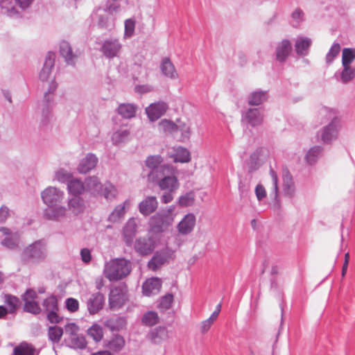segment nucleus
<instances>
[{
	"label": "nucleus",
	"mask_w": 355,
	"mask_h": 355,
	"mask_svg": "<svg viewBox=\"0 0 355 355\" xmlns=\"http://www.w3.org/2000/svg\"><path fill=\"white\" fill-rule=\"evenodd\" d=\"M175 173L176 171L174 167L170 165H163L159 169L150 172L148 180L151 182H157L162 190L173 192L180 186Z\"/></svg>",
	"instance_id": "1"
},
{
	"label": "nucleus",
	"mask_w": 355,
	"mask_h": 355,
	"mask_svg": "<svg viewBox=\"0 0 355 355\" xmlns=\"http://www.w3.org/2000/svg\"><path fill=\"white\" fill-rule=\"evenodd\" d=\"M130 270V261L125 259H114L107 263L104 274L109 280L114 281L126 277Z\"/></svg>",
	"instance_id": "2"
},
{
	"label": "nucleus",
	"mask_w": 355,
	"mask_h": 355,
	"mask_svg": "<svg viewBox=\"0 0 355 355\" xmlns=\"http://www.w3.org/2000/svg\"><path fill=\"white\" fill-rule=\"evenodd\" d=\"M173 257L174 251L166 247L165 250L155 253L152 259L148 261V267L150 270L155 271L164 264L173 259Z\"/></svg>",
	"instance_id": "3"
},
{
	"label": "nucleus",
	"mask_w": 355,
	"mask_h": 355,
	"mask_svg": "<svg viewBox=\"0 0 355 355\" xmlns=\"http://www.w3.org/2000/svg\"><path fill=\"white\" fill-rule=\"evenodd\" d=\"M340 126V119L337 116H334L331 122L324 126L318 133L322 142L329 144L333 139H336Z\"/></svg>",
	"instance_id": "4"
},
{
	"label": "nucleus",
	"mask_w": 355,
	"mask_h": 355,
	"mask_svg": "<svg viewBox=\"0 0 355 355\" xmlns=\"http://www.w3.org/2000/svg\"><path fill=\"white\" fill-rule=\"evenodd\" d=\"M127 300V290L125 287L119 286L112 288L109 295V304L111 309H119Z\"/></svg>",
	"instance_id": "5"
},
{
	"label": "nucleus",
	"mask_w": 355,
	"mask_h": 355,
	"mask_svg": "<svg viewBox=\"0 0 355 355\" xmlns=\"http://www.w3.org/2000/svg\"><path fill=\"white\" fill-rule=\"evenodd\" d=\"M37 295L34 290L28 289L23 295L24 302V310L33 314H39L41 311L39 304L36 302Z\"/></svg>",
	"instance_id": "6"
},
{
	"label": "nucleus",
	"mask_w": 355,
	"mask_h": 355,
	"mask_svg": "<svg viewBox=\"0 0 355 355\" xmlns=\"http://www.w3.org/2000/svg\"><path fill=\"white\" fill-rule=\"evenodd\" d=\"M104 303V295L100 292L91 294L86 302L87 310L91 315L98 313L103 309Z\"/></svg>",
	"instance_id": "7"
},
{
	"label": "nucleus",
	"mask_w": 355,
	"mask_h": 355,
	"mask_svg": "<svg viewBox=\"0 0 355 355\" xmlns=\"http://www.w3.org/2000/svg\"><path fill=\"white\" fill-rule=\"evenodd\" d=\"M156 239L152 236L139 238L136 241L135 248L142 255L152 253L156 247Z\"/></svg>",
	"instance_id": "8"
},
{
	"label": "nucleus",
	"mask_w": 355,
	"mask_h": 355,
	"mask_svg": "<svg viewBox=\"0 0 355 355\" xmlns=\"http://www.w3.org/2000/svg\"><path fill=\"white\" fill-rule=\"evenodd\" d=\"M63 192L55 187H49L42 193V198L49 207L55 206L63 199Z\"/></svg>",
	"instance_id": "9"
},
{
	"label": "nucleus",
	"mask_w": 355,
	"mask_h": 355,
	"mask_svg": "<svg viewBox=\"0 0 355 355\" xmlns=\"http://www.w3.org/2000/svg\"><path fill=\"white\" fill-rule=\"evenodd\" d=\"M196 223V218L193 214H186L177 225L180 234L187 235L191 233Z\"/></svg>",
	"instance_id": "10"
},
{
	"label": "nucleus",
	"mask_w": 355,
	"mask_h": 355,
	"mask_svg": "<svg viewBox=\"0 0 355 355\" xmlns=\"http://www.w3.org/2000/svg\"><path fill=\"white\" fill-rule=\"evenodd\" d=\"M162 288V282L157 277L146 279L142 285V293L146 297L157 295Z\"/></svg>",
	"instance_id": "11"
},
{
	"label": "nucleus",
	"mask_w": 355,
	"mask_h": 355,
	"mask_svg": "<svg viewBox=\"0 0 355 355\" xmlns=\"http://www.w3.org/2000/svg\"><path fill=\"white\" fill-rule=\"evenodd\" d=\"M121 48L122 45L118 40H107L104 42L101 51L106 57L114 58L118 55Z\"/></svg>",
	"instance_id": "12"
},
{
	"label": "nucleus",
	"mask_w": 355,
	"mask_h": 355,
	"mask_svg": "<svg viewBox=\"0 0 355 355\" xmlns=\"http://www.w3.org/2000/svg\"><path fill=\"white\" fill-rule=\"evenodd\" d=\"M167 105L164 102H157L150 104L146 109V112L152 121L157 120L160 118L166 111Z\"/></svg>",
	"instance_id": "13"
},
{
	"label": "nucleus",
	"mask_w": 355,
	"mask_h": 355,
	"mask_svg": "<svg viewBox=\"0 0 355 355\" xmlns=\"http://www.w3.org/2000/svg\"><path fill=\"white\" fill-rule=\"evenodd\" d=\"M158 202L155 196H148L139 203V211L145 216L154 212L157 208Z\"/></svg>",
	"instance_id": "14"
},
{
	"label": "nucleus",
	"mask_w": 355,
	"mask_h": 355,
	"mask_svg": "<svg viewBox=\"0 0 355 355\" xmlns=\"http://www.w3.org/2000/svg\"><path fill=\"white\" fill-rule=\"evenodd\" d=\"M69 215L68 210L63 207H58L57 205L49 207L45 211L46 218L51 220H61Z\"/></svg>",
	"instance_id": "15"
},
{
	"label": "nucleus",
	"mask_w": 355,
	"mask_h": 355,
	"mask_svg": "<svg viewBox=\"0 0 355 355\" xmlns=\"http://www.w3.org/2000/svg\"><path fill=\"white\" fill-rule=\"evenodd\" d=\"M55 54L49 52L46 55L44 67L40 74V79L43 81H48L51 79V70L54 65Z\"/></svg>",
	"instance_id": "16"
},
{
	"label": "nucleus",
	"mask_w": 355,
	"mask_h": 355,
	"mask_svg": "<svg viewBox=\"0 0 355 355\" xmlns=\"http://www.w3.org/2000/svg\"><path fill=\"white\" fill-rule=\"evenodd\" d=\"M160 69L162 73L167 78L171 79H176L178 78V73L175 67L168 58L162 59Z\"/></svg>",
	"instance_id": "17"
},
{
	"label": "nucleus",
	"mask_w": 355,
	"mask_h": 355,
	"mask_svg": "<svg viewBox=\"0 0 355 355\" xmlns=\"http://www.w3.org/2000/svg\"><path fill=\"white\" fill-rule=\"evenodd\" d=\"M283 189L286 196L293 197L295 194L293 178L287 168L283 171Z\"/></svg>",
	"instance_id": "18"
},
{
	"label": "nucleus",
	"mask_w": 355,
	"mask_h": 355,
	"mask_svg": "<svg viewBox=\"0 0 355 355\" xmlns=\"http://www.w3.org/2000/svg\"><path fill=\"white\" fill-rule=\"evenodd\" d=\"M221 304L219 303L216 306L214 311L211 313L209 318L201 322L200 328L202 334L207 333L210 329L214 323L217 320L218 315L221 311Z\"/></svg>",
	"instance_id": "19"
},
{
	"label": "nucleus",
	"mask_w": 355,
	"mask_h": 355,
	"mask_svg": "<svg viewBox=\"0 0 355 355\" xmlns=\"http://www.w3.org/2000/svg\"><path fill=\"white\" fill-rule=\"evenodd\" d=\"M292 49L291 44L288 40H282L277 46L276 58L279 61H284Z\"/></svg>",
	"instance_id": "20"
},
{
	"label": "nucleus",
	"mask_w": 355,
	"mask_h": 355,
	"mask_svg": "<svg viewBox=\"0 0 355 355\" xmlns=\"http://www.w3.org/2000/svg\"><path fill=\"white\" fill-rule=\"evenodd\" d=\"M97 163V158L94 155H88L83 159L78 167V171L80 173H86L94 168Z\"/></svg>",
	"instance_id": "21"
},
{
	"label": "nucleus",
	"mask_w": 355,
	"mask_h": 355,
	"mask_svg": "<svg viewBox=\"0 0 355 355\" xmlns=\"http://www.w3.org/2000/svg\"><path fill=\"white\" fill-rule=\"evenodd\" d=\"M150 338L153 343L159 344L169 338L168 331L165 327H159L150 333Z\"/></svg>",
	"instance_id": "22"
},
{
	"label": "nucleus",
	"mask_w": 355,
	"mask_h": 355,
	"mask_svg": "<svg viewBox=\"0 0 355 355\" xmlns=\"http://www.w3.org/2000/svg\"><path fill=\"white\" fill-rule=\"evenodd\" d=\"M269 174L270 181L267 183V187L269 189L270 196L276 200L279 196L278 176L276 172L272 169L270 170Z\"/></svg>",
	"instance_id": "23"
},
{
	"label": "nucleus",
	"mask_w": 355,
	"mask_h": 355,
	"mask_svg": "<svg viewBox=\"0 0 355 355\" xmlns=\"http://www.w3.org/2000/svg\"><path fill=\"white\" fill-rule=\"evenodd\" d=\"M245 119L252 126L261 124L263 115L258 109H249L245 114Z\"/></svg>",
	"instance_id": "24"
},
{
	"label": "nucleus",
	"mask_w": 355,
	"mask_h": 355,
	"mask_svg": "<svg viewBox=\"0 0 355 355\" xmlns=\"http://www.w3.org/2000/svg\"><path fill=\"white\" fill-rule=\"evenodd\" d=\"M44 247L41 243L37 242L28 246L24 251V254L28 258L39 259L43 256Z\"/></svg>",
	"instance_id": "25"
},
{
	"label": "nucleus",
	"mask_w": 355,
	"mask_h": 355,
	"mask_svg": "<svg viewBox=\"0 0 355 355\" xmlns=\"http://www.w3.org/2000/svg\"><path fill=\"white\" fill-rule=\"evenodd\" d=\"M174 162L188 163L191 161L190 152L185 148L178 147L175 150V153L171 155Z\"/></svg>",
	"instance_id": "26"
},
{
	"label": "nucleus",
	"mask_w": 355,
	"mask_h": 355,
	"mask_svg": "<svg viewBox=\"0 0 355 355\" xmlns=\"http://www.w3.org/2000/svg\"><path fill=\"white\" fill-rule=\"evenodd\" d=\"M69 214H72L74 216L82 213L84 210V203L82 199L79 197H74L69 200Z\"/></svg>",
	"instance_id": "27"
},
{
	"label": "nucleus",
	"mask_w": 355,
	"mask_h": 355,
	"mask_svg": "<svg viewBox=\"0 0 355 355\" xmlns=\"http://www.w3.org/2000/svg\"><path fill=\"white\" fill-rule=\"evenodd\" d=\"M137 223L135 219H130L123 231L124 237L128 243H130L132 241L133 238L136 234Z\"/></svg>",
	"instance_id": "28"
},
{
	"label": "nucleus",
	"mask_w": 355,
	"mask_h": 355,
	"mask_svg": "<svg viewBox=\"0 0 355 355\" xmlns=\"http://www.w3.org/2000/svg\"><path fill=\"white\" fill-rule=\"evenodd\" d=\"M137 111V107L132 104L123 103L118 107V113L123 118L130 119L134 117Z\"/></svg>",
	"instance_id": "29"
},
{
	"label": "nucleus",
	"mask_w": 355,
	"mask_h": 355,
	"mask_svg": "<svg viewBox=\"0 0 355 355\" xmlns=\"http://www.w3.org/2000/svg\"><path fill=\"white\" fill-rule=\"evenodd\" d=\"M14 355H37L35 348L30 344L23 343L15 347Z\"/></svg>",
	"instance_id": "30"
},
{
	"label": "nucleus",
	"mask_w": 355,
	"mask_h": 355,
	"mask_svg": "<svg viewBox=\"0 0 355 355\" xmlns=\"http://www.w3.org/2000/svg\"><path fill=\"white\" fill-rule=\"evenodd\" d=\"M311 44V40L308 37H299L295 42V51L299 55H306Z\"/></svg>",
	"instance_id": "31"
},
{
	"label": "nucleus",
	"mask_w": 355,
	"mask_h": 355,
	"mask_svg": "<svg viewBox=\"0 0 355 355\" xmlns=\"http://www.w3.org/2000/svg\"><path fill=\"white\" fill-rule=\"evenodd\" d=\"M268 95L266 92L257 91L252 92L248 97V103L251 105H259L266 101Z\"/></svg>",
	"instance_id": "32"
},
{
	"label": "nucleus",
	"mask_w": 355,
	"mask_h": 355,
	"mask_svg": "<svg viewBox=\"0 0 355 355\" xmlns=\"http://www.w3.org/2000/svg\"><path fill=\"white\" fill-rule=\"evenodd\" d=\"M67 186L69 193L75 196L81 194L85 190L83 183L78 179L70 180Z\"/></svg>",
	"instance_id": "33"
},
{
	"label": "nucleus",
	"mask_w": 355,
	"mask_h": 355,
	"mask_svg": "<svg viewBox=\"0 0 355 355\" xmlns=\"http://www.w3.org/2000/svg\"><path fill=\"white\" fill-rule=\"evenodd\" d=\"M125 345V340L121 336H113L107 343V347L114 352L120 351Z\"/></svg>",
	"instance_id": "34"
},
{
	"label": "nucleus",
	"mask_w": 355,
	"mask_h": 355,
	"mask_svg": "<svg viewBox=\"0 0 355 355\" xmlns=\"http://www.w3.org/2000/svg\"><path fill=\"white\" fill-rule=\"evenodd\" d=\"M355 60V49L345 48L342 53V65L352 66V63Z\"/></svg>",
	"instance_id": "35"
},
{
	"label": "nucleus",
	"mask_w": 355,
	"mask_h": 355,
	"mask_svg": "<svg viewBox=\"0 0 355 355\" xmlns=\"http://www.w3.org/2000/svg\"><path fill=\"white\" fill-rule=\"evenodd\" d=\"M159 316L157 312L150 311L146 312L142 317V322L146 326H153L159 322Z\"/></svg>",
	"instance_id": "36"
},
{
	"label": "nucleus",
	"mask_w": 355,
	"mask_h": 355,
	"mask_svg": "<svg viewBox=\"0 0 355 355\" xmlns=\"http://www.w3.org/2000/svg\"><path fill=\"white\" fill-rule=\"evenodd\" d=\"M87 334L96 342H99L103 337V328L97 324H94L90 328H89Z\"/></svg>",
	"instance_id": "37"
},
{
	"label": "nucleus",
	"mask_w": 355,
	"mask_h": 355,
	"mask_svg": "<svg viewBox=\"0 0 355 355\" xmlns=\"http://www.w3.org/2000/svg\"><path fill=\"white\" fill-rule=\"evenodd\" d=\"M87 189L92 193H99L103 189L102 184L98 182L97 178L92 177L87 179Z\"/></svg>",
	"instance_id": "38"
},
{
	"label": "nucleus",
	"mask_w": 355,
	"mask_h": 355,
	"mask_svg": "<svg viewBox=\"0 0 355 355\" xmlns=\"http://www.w3.org/2000/svg\"><path fill=\"white\" fill-rule=\"evenodd\" d=\"M48 334L49 338L51 341L58 343L63 334V329L58 326L50 327L49 328Z\"/></svg>",
	"instance_id": "39"
},
{
	"label": "nucleus",
	"mask_w": 355,
	"mask_h": 355,
	"mask_svg": "<svg viewBox=\"0 0 355 355\" xmlns=\"http://www.w3.org/2000/svg\"><path fill=\"white\" fill-rule=\"evenodd\" d=\"M343 70L341 72L340 78L342 82L347 83L355 77V69L352 66H343Z\"/></svg>",
	"instance_id": "40"
},
{
	"label": "nucleus",
	"mask_w": 355,
	"mask_h": 355,
	"mask_svg": "<svg viewBox=\"0 0 355 355\" xmlns=\"http://www.w3.org/2000/svg\"><path fill=\"white\" fill-rule=\"evenodd\" d=\"M60 53L69 62L73 60L74 55L72 53L71 48L68 42L63 41L60 43Z\"/></svg>",
	"instance_id": "41"
},
{
	"label": "nucleus",
	"mask_w": 355,
	"mask_h": 355,
	"mask_svg": "<svg viewBox=\"0 0 355 355\" xmlns=\"http://www.w3.org/2000/svg\"><path fill=\"white\" fill-rule=\"evenodd\" d=\"M43 306L47 313L53 311H58L57 298L53 295L48 297L46 300H44L43 302Z\"/></svg>",
	"instance_id": "42"
},
{
	"label": "nucleus",
	"mask_w": 355,
	"mask_h": 355,
	"mask_svg": "<svg viewBox=\"0 0 355 355\" xmlns=\"http://www.w3.org/2000/svg\"><path fill=\"white\" fill-rule=\"evenodd\" d=\"M163 162V158L160 155L148 156L146 160V166L153 169L157 170L158 166Z\"/></svg>",
	"instance_id": "43"
},
{
	"label": "nucleus",
	"mask_w": 355,
	"mask_h": 355,
	"mask_svg": "<svg viewBox=\"0 0 355 355\" xmlns=\"http://www.w3.org/2000/svg\"><path fill=\"white\" fill-rule=\"evenodd\" d=\"M177 130L182 133V137L185 139H189L192 133L191 123L190 122H179L177 125Z\"/></svg>",
	"instance_id": "44"
},
{
	"label": "nucleus",
	"mask_w": 355,
	"mask_h": 355,
	"mask_svg": "<svg viewBox=\"0 0 355 355\" xmlns=\"http://www.w3.org/2000/svg\"><path fill=\"white\" fill-rule=\"evenodd\" d=\"M5 302L8 306V309L10 313H13L15 311L19 305V300L15 296L7 294L4 297Z\"/></svg>",
	"instance_id": "45"
},
{
	"label": "nucleus",
	"mask_w": 355,
	"mask_h": 355,
	"mask_svg": "<svg viewBox=\"0 0 355 355\" xmlns=\"http://www.w3.org/2000/svg\"><path fill=\"white\" fill-rule=\"evenodd\" d=\"M321 152L322 148L320 146H314L310 148L306 156L307 162L310 164L315 163Z\"/></svg>",
	"instance_id": "46"
},
{
	"label": "nucleus",
	"mask_w": 355,
	"mask_h": 355,
	"mask_svg": "<svg viewBox=\"0 0 355 355\" xmlns=\"http://www.w3.org/2000/svg\"><path fill=\"white\" fill-rule=\"evenodd\" d=\"M129 135L130 132L126 130H119L113 134L112 139L114 144H119L127 140Z\"/></svg>",
	"instance_id": "47"
},
{
	"label": "nucleus",
	"mask_w": 355,
	"mask_h": 355,
	"mask_svg": "<svg viewBox=\"0 0 355 355\" xmlns=\"http://www.w3.org/2000/svg\"><path fill=\"white\" fill-rule=\"evenodd\" d=\"M195 196L193 193H187L179 198V205L182 207H189L193 205Z\"/></svg>",
	"instance_id": "48"
},
{
	"label": "nucleus",
	"mask_w": 355,
	"mask_h": 355,
	"mask_svg": "<svg viewBox=\"0 0 355 355\" xmlns=\"http://www.w3.org/2000/svg\"><path fill=\"white\" fill-rule=\"evenodd\" d=\"M135 28V21L132 19H128L125 21L124 37L129 38L134 35Z\"/></svg>",
	"instance_id": "49"
},
{
	"label": "nucleus",
	"mask_w": 355,
	"mask_h": 355,
	"mask_svg": "<svg viewBox=\"0 0 355 355\" xmlns=\"http://www.w3.org/2000/svg\"><path fill=\"white\" fill-rule=\"evenodd\" d=\"M159 128L165 132H173L177 130V125L167 120H162L159 123Z\"/></svg>",
	"instance_id": "50"
},
{
	"label": "nucleus",
	"mask_w": 355,
	"mask_h": 355,
	"mask_svg": "<svg viewBox=\"0 0 355 355\" xmlns=\"http://www.w3.org/2000/svg\"><path fill=\"white\" fill-rule=\"evenodd\" d=\"M340 51V44L338 43L334 44L326 55L327 62L331 63L334 60V59L339 54Z\"/></svg>",
	"instance_id": "51"
},
{
	"label": "nucleus",
	"mask_w": 355,
	"mask_h": 355,
	"mask_svg": "<svg viewBox=\"0 0 355 355\" xmlns=\"http://www.w3.org/2000/svg\"><path fill=\"white\" fill-rule=\"evenodd\" d=\"M173 296L172 294H166L162 297L159 307L162 309H168L173 303Z\"/></svg>",
	"instance_id": "52"
},
{
	"label": "nucleus",
	"mask_w": 355,
	"mask_h": 355,
	"mask_svg": "<svg viewBox=\"0 0 355 355\" xmlns=\"http://www.w3.org/2000/svg\"><path fill=\"white\" fill-rule=\"evenodd\" d=\"M66 308L69 312H71V313L76 312L79 309V302L75 298H73V297L67 298L66 300Z\"/></svg>",
	"instance_id": "53"
},
{
	"label": "nucleus",
	"mask_w": 355,
	"mask_h": 355,
	"mask_svg": "<svg viewBox=\"0 0 355 355\" xmlns=\"http://www.w3.org/2000/svg\"><path fill=\"white\" fill-rule=\"evenodd\" d=\"M101 192H103V194L107 199H111L116 194V190L115 187L110 184L105 185Z\"/></svg>",
	"instance_id": "54"
},
{
	"label": "nucleus",
	"mask_w": 355,
	"mask_h": 355,
	"mask_svg": "<svg viewBox=\"0 0 355 355\" xmlns=\"http://www.w3.org/2000/svg\"><path fill=\"white\" fill-rule=\"evenodd\" d=\"M174 210H175L174 206H171L170 207H168L166 211H163L162 213L158 214L157 216H159L160 218L166 217L169 220V222H168V225H169L174 220V216L173 215Z\"/></svg>",
	"instance_id": "55"
},
{
	"label": "nucleus",
	"mask_w": 355,
	"mask_h": 355,
	"mask_svg": "<svg viewBox=\"0 0 355 355\" xmlns=\"http://www.w3.org/2000/svg\"><path fill=\"white\" fill-rule=\"evenodd\" d=\"M255 195L259 201L262 200L266 197V191L261 184H258L254 189Z\"/></svg>",
	"instance_id": "56"
},
{
	"label": "nucleus",
	"mask_w": 355,
	"mask_h": 355,
	"mask_svg": "<svg viewBox=\"0 0 355 355\" xmlns=\"http://www.w3.org/2000/svg\"><path fill=\"white\" fill-rule=\"evenodd\" d=\"M56 178H57L58 180L60 182H67V183H68L69 181L70 180H71V173L61 169V170H59L56 173Z\"/></svg>",
	"instance_id": "57"
},
{
	"label": "nucleus",
	"mask_w": 355,
	"mask_h": 355,
	"mask_svg": "<svg viewBox=\"0 0 355 355\" xmlns=\"http://www.w3.org/2000/svg\"><path fill=\"white\" fill-rule=\"evenodd\" d=\"M73 343L76 347L80 349H84L87 346V340L83 336H77L73 338Z\"/></svg>",
	"instance_id": "58"
},
{
	"label": "nucleus",
	"mask_w": 355,
	"mask_h": 355,
	"mask_svg": "<svg viewBox=\"0 0 355 355\" xmlns=\"http://www.w3.org/2000/svg\"><path fill=\"white\" fill-rule=\"evenodd\" d=\"M57 312L58 311L48 312L47 318L50 322L57 324L62 320V318L58 315Z\"/></svg>",
	"instance_id": "59"
},
{
	"label": "nucleus",
	"mask_w": 355,
	"mask_h": 355,
	"mask_svg": "<svg viewBox=\"0 0 355 355\" xmlns=\"http://www.w3.org/2000/svg\"><path fill=\"white\" fill-rule=\"evenodd\" d=\"M119 8V4L116 3V1H112V0H110L107 2L106 10L109 13L113 14L118 12Z\"/></svg>",
	"instance_id": "60"
},
{
	"label": "nucleus",
	"mask_w": 355,
	"mask_h": 355,
	"mask_svg": "<svg viewBox=\"0 0 355 355\" xmlns=\"http://www.w3.org/2000/svg\"><path fill=\"white\" fill-rule=\"evenodd\" d=\"M80 256L82 261L85 263H88L92 259L91 252L87 248H83L81 250Z\"/></svg>",
	"instance_id": "61"
},
{
	"label": "nucleus",
	"mask_w": 355,
	"mask_h": 355,
	"mask_svg": "<svg viewBox=\"0 0 355 355\" xmlns=\"http://www.w3.org/2000/svg\"><path fill=\"white\" fill-rule=\"evenodd\" d=\"M79 331V327L75 323H69L65 326V331L70 335H76Z\"/></svg>",
	"instance_id": "62"
},
{
	"label": "nucleus",
	"mask_w": 355,
	"mask_h": 355,
	"mask_svg": "<svg viewBox=\"0 0 355 355\" xmlns=\"http://www.w3.org/2000/svg\"><path fill=\"white\" fill-rule=\"evenodd\" d=\"M135 90L139 94L147 93L152 90V87L147 85H139L135 87Z\"/></svg>",
	"instance_id": "63"
},
{
	"label": "nucleus",
	"mask_w": 355,
	"mask_h": 355,
	"mask_svg": "<svg viewBox=\"0 0 355 355\" xmlns=\"http://www.w3.org/2000/svg\"><path fill=\"white\" fill-rule=\"evenodd\" d=\"M264 150L262 148L256 150L250 156V159L252 160H259L260 157L263 156L264 154Z\"/></svg>",
	"instance_id": "64"
}]
</instances>
